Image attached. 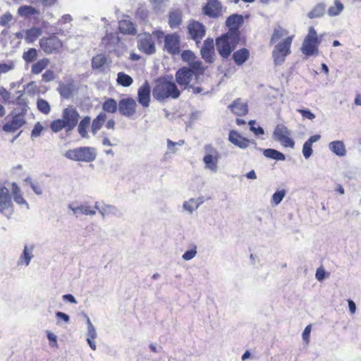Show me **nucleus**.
<instances>
[{
  "instance_id": "f257e3e1",
  "label": "nucleus",
  "mask_w": 361,
  "mask_h": 361,
  "mask_svg": "<svg viewBox=\"0 0 361 361\" xmlns=\"http://www.w3.org/2000/svg\"><path fill=\"white\" fill-rule=\"evenodd\" d=\"M152 95L154 99L161 102L168 98L178 99L180 95V92L174 82L162 78L157 81L156 85L152 90Z\"/></svg>"
},
{
  "instance_id": "f03ea898",
  "label": "nucleus",
  "mask_w": 361,
  "mask_h": 361,
  "mask_svg": "<svg viewBox=\"0 0 361 361\" xmlns=\"http://www.w3.org/2000/svg\"><path fill=\"white\" fill-rule=\"evenodd\" d=\"M239 41L240 37L235 33H226L216 39V50L222 58L227 59Z\"/></svg>"
},
{
  "instance_id": "7ed1b4c3",
  "label": "nucleus",
  "mask_w": 361,
  "mask_h": 361,
  "mask_svg": "<svg viewBox=\"0 0 361 361\" xmlns=\"http://www.w3.org/2000/svg\"><path fill=\"white\" fill-rule=\"evenodd\" d=\"M64 156L75 161L92 162L97 157V150L92 147H80L67 150Z\"/></svg>"
},
{
  "instance_id": "20e7f679",
  "label": "nucleus",
  "mask_w": 361,
  "mask_h": 361,
  "mask_svg": "<svg viewBox=\"0 0 361 361\" xmlns=\"http://www.w3.org/2000/svg\"><path fill=\"white\" fill-rule=\"evenodd\" d=\"M321 40L314 27H309L308 34L305 36L301 47V51L307 56L317 55L319 52L318 45Z\"/></svg>"
},
{
  "instance_id": "39448f33",
  "label": "nucleus",
  "mask_w": 361,
  "mask_h": 361,
  "mask_svg": "<svg viewBox=\"0 0 361 361\" xmlns=\"http://www.w3.org/2000/svg\"><path fill=\"white\" fill-rule=\"evenodd\" d=\"M293 37V35L287 37L275 46L272 52V57L276 65H281L285 61L286 57L290 54V47Z\"/></svg>"
},
{
  "instance_id": "423d86ee",
  "label": "nucleus",
  "mask_w": 361,
  "mask_h": 361,
  "mask_svg": "<svg viewBox=\"0 0 361 361\" xmlns=\"http://www.w3.org/2000/svg\"><path fill=\"white\" fill-rule=\"evenodd\" d=\"M274 137L286 147L293 148L295 142L290 137L291 132L283 125H277L274 131Z\"/></svg>"
},
{
  "instance_id": "0eeeda50",
  "label": "nucleus",
  "mask_w": 361,
  "mask_h": 361,
  "mask_svg": "<svg viewBox=\"0 0 361 361\" xmlns=\"http://www.w3.org/2000/svg\"><path fill=\"white\" fill-rule=\"evenodd\" d=\"M13 212V206L9 190L6 187L0 188V213L10 218Z\"/></svg>"
},
{
  "instance_id": "6e6552de",
  "label": "nucleus",
  "mask_w": 361,
  "mask_h": 361,
  "mask_svg": "<svg viewBox=\"0 0 361 361\" xmlns=\"http://www.w3.org/2000/svg\"><path fill=\"white\" fill-rule=\"evenodd\" d=\"M42 49L47 54L57 52L62 47L61 41L54 35L39 40Z\"/></svg>"
},
{
  "instance_id": "1a4fd4ad",
  "label": "nucleus",
  "mask_w": 361,
  "mask_h": 361,
  "mask_svg": "<svg viewBox=\"0 0 361 361\" xmlns=\"http://www.w3.org/2000/svg\"><path fill=\"white\" fill-rule=\"evenodd\" d=\"M137 38V48L140 51L148 55L155 53V44L151 34L144 32L138 35Z\"/></svg>"
},
{
  "instance_id": "9d476101",
  "label": "nucleus",
  "mask_w": 361,
  "mask_h": 361,
  "mask_svg": "<svg viewBox=\"0 0 361 361\" xmlns=\"http://www.w3.org/2000/svg\"><path fill=\"white\" fill-rule=\"evenodd\" d=\"M62 118L67 126V132H68L73 130L77 126L80 114L75 108L69 106L63 110Z\"/></svg>"
},
{
  "instance_id": "9b49d317",
  "label": "nucleus",
  "mask_w": 361,
  "mask_h": 361,
  "mask_svg": "<svg viewBox=\"0 0 361 361\" xmlns=\"http://www.w3.org/2000/svg\"><path fill=\"white\" fill-rule=\"evenodd\" d=\"M228 140L232 144H233L234 145L237 146L240 149H246L247 147H249L250 144H252L254 145L255 149H257L260 151L262 150V149L257 148V143L254 140L247 139L243 137L235 130H231L229 133Z\"/></svg>"
},
{
  "instance_id": "f8f14e48",
  "label": "nucleus",
  "mask_w": 361,
  "mask_h": 361,
  "mask_svg": "<svg viewBox=\"0 0 361 361\" xmlns=\"http://www.w3.org/2000/svg\"><path fill=\"white\" fill-rule=\"evenodd\" d=\"M137 103L131 97L121 99L118 102L119 113L126 117H130L136 112Z\"/></svg>"
},
{
  "instance_id": "ddd939ff",
  "label": "nucleus",
  "mask_w": 361,
  "mask_h": 361,
  "mask_svg": "<svg viewBox=\"0 0 361 361\" xmlns=\"http://www.w3.org/2000/svg\"><path fill=\"white\" fill-rule=\"evenodd\" d=\"M195 73L190 68L183 67L176 73V80L180 86H185V88L190 85Z\"/></svg>"
},
{
  "instance_id": "4468645a",
  "label": "nucleus",
  "mask_w": 361,
  "mask_h": 361,
  "mask_svg": "<svg viewBox=\"0 0 361 361\" xmlns=\"http://www.w3.org/2000/svg\"><path fill=\"white\" fill-rule=\"evenodd\" d=\"M151 87L149 82L146 80L137 90V102L143 107L149 106L151 98Z\"/></svg>"
},
{
  "instance_id": "2eb2a0df",
  "label": "nucleus",
  "mask_w": 361,
  "mask_h": 361,
  "mask_svg": "<svg viewBox=\"0 0 361 361\" xmlns=\"http://www.w3.org/2000/svg\"><path fill=\"white\" fill-rule=\"evenodd\" d=\"M188 30L190 37L195 40L197 44H199L205 35L204 26L197 21L190 23L188 26Z\"/></svg>"
},
{
  "instance_id": "dca6fc26",
  "label": "nucleus",
  "mask_w": 361,
  "mask_h": 361,
  "mask_svg": "<svg viewBox=\"0 0 361 361\" xmlns=\"http://www.w3.org/2000/svg\"><path fill=\"white\" fill-rule=\"evenodd\" d=\"M164 47L171 54H177L180 51V38L176 34L167 35L165 36Z\"/></svg>"
},
{
  "instance_id": "f3484780",
  "label": "nucleus",
  "mask_w": 361,
  "mask_h": 361,
  "mask_svg": "<svg viewBox=\"0 0 361 361\" xmlns=\"http://www.w3.org/2000/svg\"><path fill=\"white\" fill-rule=\"evenodd\" d=\"M202 59L207 63H213L214 61V40L212 38H207L204 41L203 45L200 50Z\"/></svg>"
},
{
  "instance_id": "a211bd4d",
  "label": "nucleus",
  "mask_w": 361,
  "mask_h": 361,
  "mask_svg": "<svg viewBox=\"0 0 361 361\" xmlns=\"http://www.w3.org/2000/svg\"><path fill=\"white\" fill-rule=\"evenodd\" d=\"M243 23V18L239 14L231 15L226 21V26L229 28L227 33H235L240 37L239 27Z\"/></svg>"
},
{
  "instance_id": "6ab92c4d",
  "label": "nucleus",
  "mask_w": 361,
  "mask_h": 361,
  "mask_svg": "<svg viewBox=\"0 0 361 361\" xmlns=\"http://www.w3.org/2000/svg\"><path fill=\"white\" fill-rule=\"evenodd\" d=\"M94 208L99 212L102 218H105L106 216L109 215L118 217L121 216L120 210L114 205L104 204L102 207H99V202H96Z\"/></svg>"
},
{
  "instance_id": "aec40b11",
  "label": "nucleus",
  "mask_w": 361,
  "mask_h": 361,
  "mask_svg": "<svg viewBox=\"0 0 361 361\" xmlns=\"http://www.w3.org/2000/svg\"><path fill=\"white\" fill-rule=\"evenodd\" d=\"M118 28L121 33L126 35H135L137 30L135 25L130 20L129 17H126L118 22Z\"/></svg>"
},
{
  "instance_id": "412c9836",
  "label": "nucleus",
  "mask_w": 361,
  "mask_h": 361,
  "mask_svg": "<svg viewBox=\"0 0 361 361\" xmlns=\"http://www.w3.org/2000/svg\"><path fill=\"white\" fill-rule=\"evenodd\" d=\"M25 123L23 116L18 114L13 117L11 122L6 123L3 126L6 132H15Z\"/></svg>"
},
{
  "instance_id": "4be33fe9",
  "label": "nucleus",
  "mask_w": 361,
  "mask_h": 361,
  "mask_svg": "<svg viewBox=\"0 0 361 361\" xmlns=\"http://www.w3.org/2000/svg\"><path fill=\"white\" fill-rule=\"evenodd\" d=\"M204 13L212 18H216L220 14L221 4L217 0H209L204 8Z\"/></svg>"
},
{
  "instance_id": "5701e85b",
  "label": "nucleus",
  "mask_w": 361,
  "mask_h": 361,
  "mask_svg": "<svg viewBox=\"0 0 361 361\" xmlns=\"http://www.w3.org/2000/svg\"><path fill=\"white\" fill-rule=\"evenodd\" d=\"M229 108L237 116H244L248 112L247 105L242 102L240 99L235 100L229 105Z\"/></svg>"
},
{
  "instance_id": "b1692460",
  "label": "nucleus",
  "mask_w": 361,
  "mask_h": 361,
  "mask_svg": "<svg viewBox=\"0 0 361 361\" xmlns=\"http://www.w3.org/2000/svg\"><path fill=\"white\" fill-rule=\"evenodd\" d=\"M103 44H105L106 49L111 52L116 50L117 44L119 43V38L118 36L113 33L106 35L103 38Z\"/></svg>"
},
{
  "instance_id": "393cba45",
  "label": "nucleus",
  "mask_w": 361,
  "mask_h": 361,
  "mask_svg": "<svg viewBox=\"0 0 361 361\" xmlns=\"http://www.w3.org/2000/svg\"><path fill=\"white\" fill-rule=\"evenodd\" d=\"M321 138L319 135L311 136L302 146V154L305 159H308L312 154V145L314 142H317Z\"/></svg>"
},
{
  "instance_id": "a878e982",
  "label": "nucleus",
  "mask_w": 361,
  "mask_h": 361,
  "mask_svg": "<svg viewBox=\"0 0 361 361\" xmlns=\"http://www.w3.org/2000/svg\"><path fill=\"white\" fill-rule=\"evenodd\" d=\"M329 149L338 157H344L346 154V149L343 142L336 140L329 144Z\"/></svg>"
},
{
  "instance_id": "bb28decb",
  "label": "nucleus",
  "mask_w": 361,
  "mask_h": 361,
  "mask_svg": "<svg viewBox=\"0 0 361 361\" xmlns=\"http://www.w3.org/2000/svg\"><path fill=\"white\" fill-rule=\"evenodd\" d=\"M249 56L250 52L245 48L240 49L233 54V59L238 66L243 64L249 59Z\"/></svg>"
},
{
  "instance_id": "cd10ccee",
  "label": "nucleus",
  "mask_w": 361,
  "mask_h": 361,
  "mask_svg": "<svg viewBox=\"0 0 361 361\" xmlns=\"http://www.w3.org/2000/svg\"><path fill=\"white\" fill-rule=\"evenodd\" d=\"M219 156H204L203 157V162L205 164V169L211 171L213 173H216L218 171V163Z\"/></svg>"
},
{
  "instance_id": "c85d7f7f",
  "label": "nucleus",
  "mask_w": 361,
  "mask_h": 361,
  "mask_svg": "<svg viewBox=\"0 0 361 361\" xmlns=\"http://www.w3.org/2000/svg\"><path fill=\"white\" fill-rule=\"evenodd\" d=\"M74 90V85L72 83L60 84L58 88L61 97L66 99L72 97Z\"/></svg>"
},
{
  "instance_id": "c756f323",
  "label": "nucleus",
  "mask_w": 361,
  "mask_h": 361,
  "mask_svg": "<svg viewBox=\"0 0 361 361\" xmlns=\"http://www.w3.org/2000/svg\"><path fill=\"white\" fill-rule=\"evenodd\" d=\"M106 119V114L104 112H101L92 121V133L93 135H96L98 130L101 129L103 124Z\"/></svg>"
},
{
  "instance_id": "7c9ffc66",
  "label": "nucleus",
  "mask_w": 361,
  "mask_h": 361,
  "mask_svg": "<svg viewBox=\"0 0 361 361\" xmlns=\"http://www.w3.org/2000/svg\"><path fill=\"white\" fill-rule=\"evenodd\" d=\"M12 192H13L14 201L17 204H18L20 205L24 204L26 206V207L27 209L29 208L28 203L23 197L21 191L16 183H12Z\"/></svg>"
},
{
  "instance_id": "2f4dec72",
  "label": "nucleus",
  "mask_w": 361,
  "mask_h": 361,
  "mask_svg": "<svg viewBox=\"0 0 361 361\" xmlns=\"http://www.w3.org/2000/svg\"><path fill=\"white\" fill-rule=\"evenodd\" d=\"M326 9L324 3L317 4L311 11L307 13V17L310 19L320 18L324 16Z\"/></svg>"
},
{
  "instance_id": "473e14b6",
  "label": "nucleus",
  "mask_w": 361,
  "mask_h": 361,
  "mask_svg": "<svg viewBox=\"0 0 361 361\" xmlns=\"http://www.w3.org/2000/svg\"><path fill=\"white\" fill-rule=\"evenodd\" d=\"M263 154L267 158L272 159L276 161H283L286 159V157L283 153L274 149H264Z\"/></svg>"
},
{
  "instance_id": "72a5a7b5",
  "label": "nucleus",
  "mask_w": 361,
  "mask_h": 361,
  "mask_svg": "<svg viewBox=\"0 0 361 361\" xmlns=\"http://www.w3.org/2000/svg\"><path fill=\"white\" fill-rule=\"evenodd\" d=\"M38 13L39 11L31 6H20L18 9V14L24 18H27Z\"/></svg>"
},
{
  "instance_id": "f704fd0d",
  "label": "nucleus",
  "mask_w": 361,
  "mask_h": 361,
  "mask_svg": "<svg viewBox=\"0 0 361 361\" xmlns=\"http://www.w3.org/2000/svg\"><path fill=\"white\" fill-rule=\"evenodd\" d=\"M90 124V117H89V116H85L79 123L78 130L82 137L86 138L88 137L87 130L89 128Z\"/></svg>"
},
{
  "instance_id": "c9c22d12",
  "label": "nucleus",
  "mask_w": 361,
  "mask_h": 361,
  "mask_svg": "<svg viewBox=\"0 0 361 361\" xmlns=\"http://www.w3.org/2000/svg\"><path fill=\"white\" fill-rule=\"evenodd\" d=\"M42 34V30L38 27H32L25 32V40L27 43L35 42Z\"/></svg>"
},
{
  "instance_id": "e433bc0d",
  "label": "nucleus",
  "mask_w": 361,
  "mask_h": 361,
  "mask_svg": "<svg viewBox=\"0 0 361 361\" xmlns=\"http://www.w3.org/2000/svg\"><path fill=\"white\" fill-rule=\"evenodd\" d=\"M182 22L181 14L180 11H175L170 13L169 16V23L171 28L178 27Z\"/></svg>"
},
{
  "instance_id": "4c0bfd02",
  "label": "nucleus",
  "mask_w": 361,
  "mask_h": 361,
  "mask_svg": "<svg viewBox=\"0 0 361 361\" xmlns=\"http://www.w3.org/2000/svg\"><path fill=\"white\" fill-rule=\"evenodd\" d=\"M188 65L190 66L189 68L194 71L196 78H197L200 75L203 74L204 72L202 63L200 60H196V59H195L191 62H190Z\"/></svg>"
},
{
  "instance_id": "58836bf2",
  "label": "nucleus",
  "mask_w": 361,
  "mask_h": 361,
  "mask_svg": "<svg viewBox=\"0 0 361 361\" xmlns=\"http://www.w3.org/2000/svg\"><path fill=\"white\" fill-rule=\"evenodd\" d=\"M116 81L118 85L126 87L130 86L133 82V78L123 72L118 73Z\"/></svg>"
},
{
  "instance_id": "ea45409f",
  "label": "nucleus",
  "mask_w": 361,
  "mask_h": 361,
  "mask_svg": "<svg viewBox=\"0 0 361 361\" xmlns=\"http://www.w3.org/2000/svg\"><path fill=\"white\" fill-rule=\"evenodd\" d=\"M343 4L339 0H334V5L329 8L327 13L331 17L338 16L343 10Z\"/></svg>"
},
{
  "instance_id": "a19ab883",
  "label": "nucleus",
  "mask_w": 361,
  "mask_h": 361,
  "mask_svg": "<svg viewBox=\"0 0 361 361\" xmlns=\"http://www.w3.org/2000/svg\"><path fill=\"white\" fill-rule=\"evenodd\" d=\"M48 59H42L32 66L31 71L33 74H39L49 65Z\"/></svg>"
},
{
  "instance_id": "79ce46f5",
  "label": "nucleus",
  "mask_w": 361,
  "mask_h": 361,
  "mask_svg": "<svg viewBox=\"0 0 361 361\" xmlns=\"http://www.w3.org/2000/svg\"><path fill=\"white\" fill-rule=\"evenodd\" d=\"M102 109L106 112L114 114L118 109V104L114 99L109 98L103 103Z\"/></svg>"
},
{
  "instance_id": "37998d69",
  "label": "nucleus",
  "mask_w": 361,
  "mask_h": 361,
  "mask_svg": "<svg viewBox=\"0 0 361 361\" xmlns=\"http://www.w3.org/2000/svg\"><path fill=\"white\" fill-rule=\"evenodd\" d=\"M97 331L94 326L90 327L87 329V342L89 344L92 350H95L97 348L96 343L94 339L97 338Z\"/></svg>"
},
{
  "instance_id": "c03bdc74",
  "label": "nucleus",
  "mask_w": 361,
  "mask_h": 361,
  "mask_svg": "<svg viewBox=\"0 0 361 361\" xmlns=\"http://www.w3.org/2000/svg\"><path fill=\"white\" fill-rule=\"evenodd\" d=\"M22 57L27 63H32L37 59L38 51L35 48H30L23 54Z\"/></svg>"
},
{
  "instance_id": "a18cd8bd",
  "label": "nucleus",
  "mask_w": 361,
  "mask_h": 361,
  "mask_svg": "<svg viewBox=\"0 0 361 361\" xmlns=\"http://www.w3.org/2000/svg\"><path fill=\"white\" fill-rule=\"evenodd\" d=\"M288 34V31L280 25L276 27L271 35L270 43L274 44L276 41L282 38Z\"/></svg>"
},
{
  "instance_id": "49530a36",
  "label": "nucleus",
  "mask_w": 361,
  "mask_h": 361,
  "mask_svg": "<svg viewBox=\"0 0 361 361\" xmlns=\"http://www.w3.org/2000/svg\"><path fill=\"white\" fill-rule=\"evenodd\" d=\"M33 247H28L25 245L24 250L23 251V254L20 257V260L22 262H24L26 266H28L30 260L33 257L32 255Z\"/></svg>"
},
{
  "instance_id": "de8ad7c7",
  "label": "nucleus",
  "mask_w": 361,
  "mask_h": 361,
  "mask_svg": "<svg viewBox=\"0 0 361 361\" xmlns=\"http://www.w3.org/2000/svg\"><path fill=\"white\" fill-rule=\"evenodd\" d=\"M106 63V58L103 54H98L92 59L93 69H99Z\"/></svg>"
},
{
  "instance_id": "09e8293b",
  "label": "nucleus",
  "mask_w": 361,
  "mask_h": 361,
  "mask_svg": "<svg viewBox=\"0 0 361 361\" xmlns=\"http://www.w3.org/2000/svg\"><path fill=\"white\" fill-rule=\"evenodd\" d=\"M37 107L38 110L44 114H48L51 111V107L49 102L42 98H39L37 99Z\"/></svg>"
},
{
  "instance_id": "8fccbe9b",
  "label": "nucleus",
  "mask_w": 361,
  "mask_h": 361,
  "mask_svg": "<svg viewBox=\"0 0 361 361\" xmlns=\"http://www.w3.org/2000/svg\"><path fill=\"white\" fill-rule=\"evenodd\" d=\"M196 200L193 198L190 199L188 201H186L183 203V209L192 214L195 209H197L200 205L202 203V201L195 204Z\"/></svg>"
},
{
  "instance_id": "3c124183",
  "label": "nucleus",
  "mask_w": 361,
  "mask_h": 361,
  "mask_svg": "<svg viewBox=\"0 0 361 361\" xmlns=\"http://www.w3.org/2000/svg\"><path fill=\"white\" fill-rule=\"evenodd\" d=\"M50 128L54 133H58L63 128L67 131V126L63 118L53 121L50 124Z\"/></svg>"
},
{
  "instance_id": "603ef678",
  "label": "nucleus",
  "mask_w": 361,
  "mask_h": 361,
  "mask_svg": "<svg viewBox=\"0 0 361 361\" xmlns=\"http://www.w3.org/2000/svg\"><path fill=\"white\" fill-rule=\"evenodd\" d=\"M286 195V191L284 190L276 191L271 197V202L275 206L279 205Z\"/></svg>"
},
{
  "instance_id": "864d4df0",
  "label": "nucleus",
  "mask_w": 361,
  "mask_h": 361,
  "mask_svg": "<svg viewBox=\"0 0 361 361\" xmlns=\"http://www.w3.org/2000/svg\"><path fill=\"white\" fill-rule=\"evenodd\" d=\"M16 64L13 61L0 63V75L7 73L15 68Z\"/></svg>"
},
{
  "instance_id": "5fc2aeb1",
  "label": "nucleus",
  "mask_w": 361,
  "mask_h": 361,
  "mask_svg": "<svg viewBox=\"0 0 361 361\" xmlns=\"http://www.w3.org/2000/svg\"><path fill=\"white\" fill-rule=\"evenodd\" d=\"M79 213L87 215V216H94L96 214V209L91 208L90 206L86 204H80L79 205Z\"/></svg>"
},
{
  "instance_id": "6e6d98bb",
  "label": "nucleus",
  "mask_w": 361,
  "mask_h": 361,
  "mask_svg": "<svg viewBox=\"0 0 361 361\" xmlns=\"http://www.w3.org/2000/svg\"><path fill=\"white\" fill-rule=\"evenodd\" d=\"M204 156H219V152L217 149L211 144H207L204 146Z\"/></svg>"
},
{
  "instance_id": "4d7b16f0",
  "label": "nucleus",
  "mask_w": 361,
  "mask_h": 361,
  "mask_svg": "<svg viewBox=\"0 0 361 361\" xmlns=\"http://www.w3.org/2000/svg\"><path fill=\"white\" fill-rule=\"evenodd\" d=\"M181 58L183 61L188 62V63L192 60L196 59L194 53L190 50H185L181 54Z\"/></svg>"
},
{
  "instance_id": "13d9d810",
  "label": "nucleus",
  "mask_w": 361,
  "mask_h": 361,
  "mask_svg": "<svg viewBox=\"0 0 361 361\" xmlns=\"http://www.w3.org/2000/svg\"><path fill=\"white\" fill-rule=\"evenodd\" d=\"M12 19L13 16L9 12H7L0 17V25L6 26Z\"/></svg>"
},
{
  "instance_id": "bf43d9fd",
  "label": "nucleus",
  "mask_w": 361,
  "mask_h": 361,
  "mask_svg": "<svg viewBox=\"0 0 361 361\" xmlns=\"http://www.w3.org/2000/svg\"><path fill=\"white\" fill-rule=\"evenodd\" d=\"M43 128H43V126L40 124V123H39V122H37V123L35 125V126H34V128H33V129H32V133H31V137H39V136L40 135V134H41V133H42V131Z\"/></svg>"
},
{
  "instance_id": "052dcab7",
  "label": "nucleus",
  "mask_w": 361,
  "mask_h": 361,
  "mask_svg": "<svg viewBox=\"0 0 361 361\" xmlns=\"http://www.w3.org/2000/svg\"><path fill=\"white\" fill-rule=\"evenodd\" d=\"M297 111L300 113L305 118H307L311 121L315 118V115L312 113L310 109H298Z\"/></svg>"
},
{
  "instance_id": "680f3d73",
  "label": "nucleus",
  "mask_w": 361,
  "mask_h": 361,
  "mask_svg": "<svg viewBox=\"0 0 361 361\" xmlns=\"http://www.w3.org/2000/svg\"><path fill=\"white\" fill-rule=\"evenodd\" d=\"M197 254L196 248L187 250L182 256L184 260L188 261L193 259Z\"/></svg>"
},
{
  "instance_id": "e2e57ef3",
  "label": "nucleus",
  "mask_w": 361,
  "mask_h": 361,
  "mask_svg": "<svg viewBox=\"0 0 361 361\" xmlns=\"http://www.w3.org/2000/svg\"><path fill=\"white\" fill-rule=\"evenodd\" d=\"M54 79V72L51 70L46 71L42 75V80L44 82H50Z\"/></svg>"
},
{
  "instance_id": "0e129e2a",
  "label": "nucleus",
  "mask_w": 361,
  "mask_h": 361,
  "mask_svg": "<svg viewBox=\"0 0 361 361\" xmlns=\"http://www.w3.org/2000/svg\"><path fill=\"white\" fill-rule=\"evenodd\" d=\"M47 338L50 341V344L53 347H57V336L50 331H47Z\"/></svg>"
},
{
  "instance_id": "69168bd1",
  "label": "nucleus",
  "mask_w": 361,
  "mask_h": 361,
  "mask_svg": "<svg viewBox=\"0 0 361 361\" xmlns=\"http://www.w3.org/2000/svg\"><path fill=\"white\" fill-rule=\"evenodd\" d=\"M25 181L27 182H29L30 184V187L32 188V189L33 190L34 192L36 194V195H41L42 193V190L41 189V188L37 185H35L34 184L31 180L30 178H27L25 180Z\"/></svg>"
},
{
  "instance_id": "338daca9",
  "label": "nucleus",
  "mask_w": 361,
  "mask_h": 361,
  "mask_svg": "<svg viewBox=\"0 0 361 361\" xmlns=\"http://www.w3.org/2000/svg\"><path fill=\"white\" fill-rule=\"evenodd\" d=\"M0 95L5 102L10 99V92L4 87H0Z\"/></svg>"
},
{
  "instance_id": "774afa93",
  "label": "nucleus",
  "mask_w": 361,
  "mask_h": 361,
  "mask_svg": "<svg viewBox=\"0 0 361 361\" xmlns=\"http://www.w3.org/2000/svg\"><path fill=\"white\" fill-rule=\"evenodd\" d=\"M56 317L58 319L63 320L66 323H68L70 321V317L67 314L62 312H57L56 313Z\"/></svg>"
}]
</instances>
